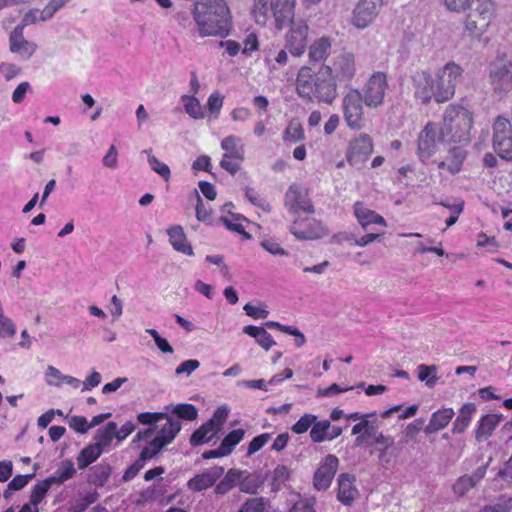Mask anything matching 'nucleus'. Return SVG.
Listing matches in <instances>:
<instances>
[{
  "label": "nucleus",
  "mask_w": 512,
  "mask_h": 512,
  "mask_svg": "<svg viewBox=\"0 0 512 512\" xmlns=\"http://www.w3.org/2000/svg\"><path fill=\"white\" fill-rule=\"evenodd\" d=\"M329 71L322 65L317 70L311 66H301L295 79L298 97L308 102L332 104L338 95V89L335 81L329 77Z\"/></svg>",
  "instance_id": "nucleus-1"
},
{
  "label": "nucleus",
  "mask_w": 512,
  "mask_h": 512,
  "mask_svg": "<svg viewBox=\"0 0 512 512\" xmlns=\"http://www.w3.org/2000/svg\"><path fill=\"white\" fill-rule=\"evenodd\" d=\"M193 19L201 37H226L231 29V15L225 0H197Z\"/></svg>",
  "instance_id": "nucleus-2"
},
{
  "label": "nucleus",
  "mask_w": 512,
  "mask_h": 512,
  "mask_svg": "<svg viewBox=\"0 0 512 512\" xmlns=\"http://www.w3.org/2000/svg\"><path fill=\"white\" fill-rule=\"evenodd\" d=\"M473 114L466 108L451 104L446 107L443 122L439 124L438 140L466 144L470 141Z\"/></svg>",
  "instance_id": "nucleus-3"
},
{
  "label": "nucleus",
  "mask_w": 512,
  "mask_h": 512,
  "mask_svg": "<svg viewBox=\"0 0 512 512\" xmlns=\"http://www.w3.org/2000/svg\"><path fill=\"white\" fill-rule=\"evenodd\" d=\"M296 0H254L253 17L257 24L265 25L273 18L275 27L282 30L295 15Z\"/></svg>",
  "instance_id": "nucleus-4"
},
{
  "label": "nucleus",
  "mask_w": 512,
  "mask_h": 512,
  "mask_svg": "<svg viewBox=\"0 0 512 512\" xmlns=\"http://www.w3.org/2000/svg\"><path fill=\"white\" fill-rule=\"evenodd\" d=\"M471 7L465 21V29L471 36H481L489 27L495 13L491 0H471Z\"/></svg>",
  "instance_id": "nucleus-5"
},
{
  "label": "nucleus",
  "mask_w": 512,
  "mask_h": 512,
  "mask_svg": "<svg viewBox=\"0 0 512 512\" xmlns=\"http://www.w3.org/2000/svg\"><path fill=\"white\" fill-rule=\"evenodd\" d=\"M462 75L463 68L453 61L446 63L437 71L435 75L437 103L447 102L454 96Z\"/></svg>",
  "instance_id": "nucleus-6"
},
{
  "label": "nucleus",
  "mask_w": 512,
  "mask_h": 512,
  "mask_svg": "<svg viewBox=\"0 0 512 512\" xmlns=\"http://www.w3.org/2000/svg\"><path fill=\"white\" fill-rule=\"evenodd\" d=\"M229 411L226 407H218L210 419L197 428L190 436L191 446H200L211 442L223 429L228 418Z\"/></svg>",
  "instance_id": "nucleus-7"
},
{
  "label": "nucleus",
  "mask_w": 512,
  "mask_h": 512,
  "mask_svg": "<svg viewBox=\"0 0 512 512\" xmlns=\"http://www.w3.org/2000/svg\"><path fill=\"white\" fill-rule=\"evenodd\" d=\"M221 148L224 151L220 166L231 175H235L245 160V148L240 137L229 135L222 139Z\"/></svg>",
  "instance_id": "nucleus-8"
},
{
  "label": "nucleus",
  "mask_w": 512,
  "mask_h": 512,
  "mask_svg": "<svg viewBox=\"0 0 512 512\" xmlns=\"http://www.w3.org/2000/svg\"><path fill=\"white\" fill-rule=\"evenodd\" d=\"M374 151V142L370 135L360 133L349 140L345 152L346 160L352 167L361 168Z\"/></svg>",
  "instance_id": "nucleus-9"
},
{
  "label": "nucleus",
  "mask_w": 512,
  "mask_h": 512,
  "mask_svg": "<svg viewBox=\"0 0 512 512\" xmlns=\"http://www.w3.org/2000/svg\"><path fill=\"white\" fill-rule=\"evenodd\" d=\"M322 66L330 70L329 77L335 81V84L348 83L356 74L355 55L347 50H341L336 54L330 65L323 63Z\"/></svg>",
  "instance_id": "nucleus-10"
},
{
  "label": "nucleus",
  "mask_w": 512,
  "mask_h": 512,
  "mask_svg": "<svg viewBox=\"0 0 512 512\" xmlns=\"http://www.w3.org/2000/svg\"><path fill=\"white\" fill-rule=\"evenodd\" d=\"M493 149L497 155L512 161V125L509 119L498 116L493 123Z\"/></svg>",
  "instance_id": "nucleus-11"
},
{
  "label": "nucleus",
  "mask_w": 512,
  "mask_h": 512,
  "mask_svg": "<svg viewBox=\"0 0 512 512\" xmlns=\"http://www.w3.org/2000/svg\"><path fill=\"white\" fill-rule=\"evenodd\" d=\"M289 30L285 35V48L294 57L302 56L307 48L309 26L304 19H293L288 23Z\"/></svg>",
  "instance_id": "nucleus-12"
},
{
  "label": "nucleus",
  "mask_w": 512,
  "mask_h": 512,
  "mask_svg": "<svg viewBox=\"0 0 512 512\" xmlns=\"http://www.w3.org/2000/svg\"><path fill=\"white\" fill-rule=\"evenodd\" d=\"M363 101L359 90H351L343 98L344 119L350 129L360 130L363 128Z\"/></svg>",
  "instance_id": "nucleus-13"
},
{
  "label": "nucleus",
  "mask_w": 512,
  "mask_h": 512,
  "mask_svg": "<svg viewBox=\"0 0 512 512\" xmlns=\"http://www.w3.org/2000/svg\"><path fill=\"white\" fill-rule=\"evenodd\" d=\"M439 124L429 121L418 135L417 156L421 162L429 160L437 151L438 143H445L438 140Z\"/></svg>",
  "instance_id": "nucleus-14"
},
{
  "label": "nucleus",
  "mask_w": 512,
  "mask_h": 512,
  "mask_svg": "<svg viewBox=\"0 0 512 512\" xmlns=\"http://www.w3.org/2000/svg\"><path fill=\"white\" fill-rule=\"evenodd\" d=\"M411 90L415 100L421 104L430 103L432 98L436 100L435 79L425 70L415 71L411 75Z\"/></svg>",
  "instance_id": "nucleus-15"
},
{
  "label": "nucleus",
  "mask_w": 512,
  "mask_h": 512,
  "mask_svg": "<svg viewBox=\"0 0 512 512\" xmlns=\"http://www.w3.org/2000/svg\"><path fill=\"white\" fill-rule=\"evenodd\" d=\"M387 76L383 72H374L363 88L364 103L368 107L380 106L387 90Z\"/></svg>",
  "instance_id": "nucleus-16"
},
{
  "label": "nucleus",
  "mask_w": 512,
  "mask_h": 512,
  "mask_svg": "<svg viewBox=\"0 0 512 512\" xmlns=\"http://www.w3.org/2000/svg\"><path fill=\"white\" fill-rule=\"evenodd\" d=\"M284 204L292 214L314 213V206L308 196V192L297 184H291L287 189Z\"/></svg>",
  "instance_id": "nucleus-17"
},
{
  "label": "nucleus",
  "mask_w": 512,
  "mask_h": 512,
  "mask_svg": "<svg viewBox=\"0 0 512 512\" xmlns=\"http://www.w3.org/2000/svg\"><path fill=\"white\" fill-rule=\"evenodd\" d=\"M489 76L495 91H507L512 87V62L506 57H498L490 64Z\"/></svg>",
  "instance_id": "nucleus-18"
},
{
  "label": "nucleus",
  "mask_w": 512,
  "mask_h": 512,
  "mask_svg": "<svg viewBox=\"0 0 512 512\" xmlns=\"http://www.w3.org/2000/svg\"><path fill=\"white\" fill-rule=\"evenodd\" d=\"M290 232L301 240H315L326 235L322 222L312 217L295 219L290 226Z\"/></svg>",
  "instance_id": "nucleus-19"
},
{
  "label": "nucleus",
  "mask_w": 512,
  "mask_h": 512,
  "mask_svg": "<svg viewBox=\"0 0 512 512\" xmlns=\"http://www.w3.org/2000/svg\"><path fill=\"white\" fill-rule=\"evenodd\" d=\"M29 14L23 18V22L16 26L9 36V48L11 53L17 54L20 58L30 59L37 50V44L30 42L24 37V28L27 25Z\"/></svg>",
  "instance_id": "nucleus-20"
},
{
  "label": "nucleus",
  "mask_w": 512,
  "mask_h": 512,
  "mask_svg": "<svg viewBox=\"0 0 512 512\" xmlns=\"http://www.w3.org/2000/svg\"><path fill=\"white\" fill-rule=\"evenodd\" d=\"M383 0H360L355 6L351 23L360 29L368 27L379 15Z\"/></svg>",
  "instance_id": "nucleus-21"
},
{
  "label": "nucleus",
  "mask_w": 512,
  "mask_h": 512,
  "mask_svg": "<svg viewBox=\"0 0 512 512\" xmlns=\"http://www.w3.org/2000/svg\"><path fill=\"white\" fill-rule=\"evenodd\" d=\"M339 460L333 454H328L319 464L313 477V485L317 490H326L330 487L338 469Z\"/></svg>",
  "instance_id": "nucleus-22"
},
{
  "label": "nucleus",
  "mask_w": 512,
  "mask_h": 512,
  "mask_svg": "<svg viewBox=\"0 0 512 512\" xmlns=\"http://www.w3.org/2000/svg\"><path fill=\"white\" fill-rule=\"evenodd\" d=\"M222 466H213L196 474L187 482V488L192 492H201L213 487L217 481L224 475Z\"/></svg>",
  "instance_id": "nucleus-23"
},
{
  "label": "nucleus",
  "mask_w": 512,
  "mask_h": 512,
  "mask_svg": "<svg viewBox=\"0 0 512 512\" xmlns=\"http://www.w3.org/2000/svg\"><path fill=\"white\" fill-rule=\"evenodd\" d=\"M353 211L354 216L363 229H367V227L371 224L384 227L387 226L386 220L383 216L366 207V205L361 201L354 203Z\"/></svg>",
  "instance_id": "nucleus-24"
},
{
  "label": "nucleus",
  "mask_w": 512,
  "mask_h": 512,
  "mask_svg": "<svg viewBox=\"0 0 512 512\" xmlns=\"http://www.w3.org/2000/svg\"><path fill=\"white\" fill-rule=\"evenodd\" d=\"M355 481V477L350 474H340L337 479V498L344 505H351L358 494V490L355 486Z\"/></svg>",
  "instance_id": "nucleus-25"
},
{
  "label": "nucleus",
  "mask_w": 512,
  "mask_h": 512,
  "mask_svg": "<svg viewBox=\"0 0 512 512\" xmlns=\"http://www.w3.org/2000/svg\"><path fill=\"white\" fill-rule=\"evenodd\" d=\"M332 49V39L328 36H322L314 40L308 49V58L311 63L324 62L330 56Z\"/></svg>",
  "instance_id": "nucleus-26"
},
{
  "label": "nucleus",
  "mask_w": 512,
  "mask_h": 512,
  "mask_svg": "<svg viewBox=\"0 0 512 512\" xmlns=\"http://www.w3.org/2000/svg\"><path fill=\"white\" fill-rule=\"evenodd\" d=\"M502 414H486L477 422L475 438L478 442L487 440L502 421Z\"/></svg>",
  "instance_id": "nucleus-27"
},
{
  "label": "nucleus",
  "mask_w": 512,
  "mask_h": 512,
  "mask_svg": "<svg viewBox=\"0 0 512 512\" xmlns=\"http://www.w3.org/2000/svg\"><path fill=\"white\" fill-rule=\"evenodd\" d=\"M169 243L173 249L187 256H193V248L188 242L186 234L180 225H173L167 229Z\"/></svg>",
  "instance_id": "nucleus-28"
},
{
  "label": "nucleus",
  "mask_w": 512,
  "mask_h": 512,
  "mask_svg": "<svg viewBox=\"0 0 512 512\" xmlns=\"http://www.w3.org/2000/svg\"><path fill=\"white\" fill-rule=\"evenodd\" d=\"M476 412V406L474 403L468 402L462 405L459 409L458 416L456 417L452 432L454 434L463 433L471 423L472 415Z\"/></svg>",
  "instance_id": "nucleus-29"
},
{
  "label": "nucleus",
  "mask_w": 512,
  "mask_h": 512,
  "mask_svg": "<svg viewBox=\"0 0 512 512\" xmlns=\"http://www.w3.org/2000/svg\"><path fill=\"white\" fill-rule=\"evenodd\" d=\"M164 419H166V423L160 428L155 439L159 440L162 445L167 446L180 432L181 423L178 420H174L173 418L169 417L167 414Z\"/></svg>",
  "instance_id": "nucleus-30"
},
{
  "label": "nucleus",
  "mask_w": 512,
  "mask_h": 512,
  "mask_svg": "<svg viewBox=\"0 0 512 512\" xmlns=\"http://www.w3.org/2000/svg\"><path fill=\"white\" fill-rule=\"evenodd\" d=\"M464 159V153L458 148H453L449 151L446 159L438 163V168L446 170L450 174H457L462 169Z\"/></svg>",
  "instance_id": "nucleus-31"
},
{
  "label": "nucleus",
  "mask_w": 512,
  "mask_h": 512,
  "mask_svg": "<svg viewBox=\"0 0 512 512\" xmlns=\"http://www.w3.org/2000/svg\"><path fill=\"white\" fill-rule=\"evenodd\" d=\"M452 408H443L434 412L426 428L427 432H436L445 428L454 416Z\"/></svg>",
  "instance_id": "nucleus-32"
},
{
  "label": "nucleus",
  "mask_w": 512,
  "mask_h": 512,
  "mask_svg": "<svg viewBox=\"0 0 512 512\" xmlns=\"http://www.w3.org/2000/svg\"><path fill=\"white\" fill-rule=\"evenodd\" d=\"M282 139L285 143L297 144L305 139V132L302 124L297 119L289 121L283 131Z\"/></svg>",
  "instance_id": "nucleus-33"
},
{
  "label": "nucleus",
  "mask_w": 512,
  "mask_h": 512,
  "mask_svg": "<svg viewBox=\"0 0 512 512\" xmlns=\"http://www.w3.org/2000/svg\"><path fill=\"white\" fill-rule=\"evenodd\" d=\"M53 478H46L42 481L37 482L31 490L30 500L28 504H31L32 508H38V505L43 501L47 492L53 485Z\"/></svg>",
  "instance_id": "nucleus-34"
},
{
  "label": "nucleus",
  "mask_w": 512,
  "mask_h": 512,
  "mask_svg": "<svg viewBox=\"0 0 512 512\" xmlns=\"http://www.w3.org/2000/svg\"><path fill=\"white\" fill-rule=\"evenodd\" d=\"M103 449L96 443L89 444L84 447L77 457V464L80 469H83L97 460L103 453Z\"/></svg>",
  "instance_id": "nucleus-35"
},
{
  "label": "nucleus",
  "mask_w": 512,
  "mask_h": 512,
  "mask_svg": "<svg viewBox=\"0 0 512 512\" xmlns=\"http://www.w3.org/2000/svg\"><path fill=\"white\" fill-rule=\"evenodd\" d=\"M241 472L236 469H230L222 476L216 484L214 492L218 495H224L233 489L239 481Z\"/></svg>",
  "instance_id": "nucleus-36"
},
{
  "label": "nucleus",
  "mask_w": 512,
  "mask_h": 512,
  "mask_svg": "<svg viewBox=\"0 0 512 512\" xmlns=\"http://www.w3.org/2000/svg\"><path fill=\"white\" fill-rule=\"evenodd\" d=\"M117 435V424L113 421L108 422L103 428L99 429L94 437L95 443L103 450L109 447Z\"/></svg>",
  "instance_id": "nucleus-37"
},
{
  "label": "nucleus",
  "mask_w": 512,
  "mask_h": 512,
  "mask_svg": "<svg viewBox=\"0 0 512 512\" xmlns=\"http://www.w3.org/2000/svg\"><path fill=\"white\" fill-rule=\"evenodd\" d=\"M239 512H281L279 509L272 508L269 502L263 498H249L239 509Z\"/></svg>",
  "instance_id": "nucleus-38"
},
{
  "label": "nucleus",
  "mask_w": 512,
  "mask_h": 512,
  "mask_svg": "<svg viewBox=\"0 0 512 512\" xmlns=\"http://www.w3.org/2000/svg\"><path fill=\"white\" fill-rule=\"evenodd\" d=\"M484 476V472L476 473L474 476L464 475L461 476L453 485V491L459 497L466 495L473 487H475L477 481Z\"/></svg>",
  "instance_id": "nucleus-39"
},
{
  "label": "nucleus",
  "mask_w": 512,
  "mask_h": 512,
  "mask_svg": "<svg viewBox=\"0 0 512 512\" xmlns=\"http://www.w3.org/2000/svg\"><path fill=\"white\" fill-rule=\"evenodd\" d=\"M245 431L242 428L230 431L221 441V450L228 456L232 453L235 446L238 445L244 438Z\"/></svg>",
  "instance_id": "nucleus-40"
},
{
  "label": "nucleus",
  "mask_w": 512,
  "mask_h": 512,
  "mask_svg": "<svg viewBox=\"0 0 512 512\" xmlns=\"http://www.w3.org/2000/svg\"><path fill=\"white\" fill-rule=\"evenodd\" d=\"M331 428L329 420L315 421L310 430V438L315 443H321L328 440V432Z\"/></svg>",
  "instance_id": "nucleus-41"
},
{
  "label": "nucleus",
  "mask_w": 512,
  "mask_h": 512,
  "mask_svg": "<svg viewBox=\"0 0 512 512\" xmlns=\"http://www.w3.org/2000/svg\"><path fill=\"white\" fill-rule=\"evenodd\" d=\"M182 102L186 113L193 119H203L204 113L200 101L194 96H182Z\"/></svg>",
  "instance_id": "nucleus-42"
},
{
  "label": "nucleus",
  "mask_w": 512,
  "mask_h": 512,
  "mask_svg": "<svg viewBox=\"0 0 512 512\" xmlns=\"http://www.w3.org/2000/svg\"><path fill=\"white\" fill-rule=\"evenodd\" d=\"M418 379L425 381L428 387H434L437 380V366L420 364L418 366Z\"/></svg>",
  "instance_id": "nucleus-43"
},
{
  "label": "nucleus",
  "mask_w": 512,
  "mask_h": 512,
  "mask_svg": "<svg viewBox=\"0 0 512 512\" xmlns=\"http://www.w3.org/2000/svg\"><path fill=\"white\" fill-rule=\"evenodd\" d=\"M172 413L178 418L193 421L198 417V410L193 404L182 403L174 406Z\"/></svg>",
  "instance_id": "nucleus-44"
},
{
  "label": "nucleus",
  "mask_w": 512,
  "mask_h": 512,
  "mask_svg": "<svg viewBox=\"0 0 512 512\" xmlns=\"http://www.w3.org/2000/svg\"><path fill=\"white\" fill-rule=\"evenodd\" d=\"M145 153L148 154V162L151 169L159 174L165 181L170 179V168L165 163L161 162L158 158L151 154V150H145Z\"/></svg>",
  "instance_id": "nucleus-45"
},
{
  "label": "nucleus",
  "mask_w": 512,
  "mask_h": 512,
  "mask_svg": "<svg viewBox=\"0 0 512 512\" xmlns=\"http://www.w3.org/2000/svg\"><path fill=\"white\" fill-rule=\"evenodd\" d=\"M16 335V325L12 319L5 316L0 307V338H13Z\"/></svg>",
  "instance_id": "nucleus-46"
},
{
  "label": "nucleus",
  "mask_w": 512,
  "mask_h": 512,
  "mask_svg": "<svg viewBox=\"0 0 512 512\" xmlns=\"http://www.w3.org/2000/svg\"><path fill=\"white\" fill-rule=\"evenodd\" d=\"M317 420L314 414L306 413L301 416L295 424L291 427L292 432L295 434H303L312 428L313 423Z\"/></svg>",
  "instance_id": "nucleus-47"
},
{
  "label": "nucleus",
  "mask_w": 512,
  "mask_h": 512,
  "mask_svg": "<svg viewBox=\"0 0 512 512\" xmlns=\"http://www.w3.org/2000/svg\"><path fill=\"white\" fill-rule=\"evenodd\" d=\"M163 447L165 446L154 438L141 450L139 459L145 463V461L154 458Z\"/></svg>",
  "instance_id": "nucleus-48"
},
{
  "label": "nucleus",
  "mask_w": 512,
  "mask_h": 512,
  "mask_svg": "<svg viewBox=\"0 0 512 512\" xmlns=\"http://www.w3.org/2000/svg\"><path fill=\"white\" fill-rule=\"evenodd\" d=\"M221 222L230 231L242 234L245 238H250V235L245 231L244 226L240 222V217L232 215V218L221 217Z\"/></svg>",
  "instance_id": "nucleus-49"
},
{
  "label": "nucleus",
  "mask_w": 512,
  "mask_h": 512,
  "mask_svg": "<svg viewBox=\"0 0 512 512\" xmlns=\"http://www.w3.org/2000/svg\"><path fill=\"white\" fill-rule=\"evenodd\" d=\"M224 97L219 92L212 93L207 100L206 107L209 112L217 117L223 107Z\"/></svg>",
  "instance_id": "nucleus-50"
},
{
  "label": "nucleus",
  "mask_w": 512,
  "mask_h": 512,
  "mask_svg": "<svg viewBox=\"0 0 512 512\" xmlns=\"http://www.w3.org/2000/svg\"><path fill=\"white\" fill-rule=\"evenodd\" d=\"M270 438H271V436L269 433H263V434H260L256 437H254L248 445L247 455L251 456L254 453L258 452L261 448H263L268 443Z\"/></svg>",
  "instance_id": "nucleus-51"
},
{
  "label": "nucleus",
  "mask_w": 512,
  "mask_h": 512,
  "mask_svg": "<svg viewBox=\"0 0 512 512\" xmlns=\"http://www.w3.org/2000/svg\"><path fill=\"white\" fill-rule=\"evenodd\" d=\"M166 417L162 412H142L137 415V420L143 425H153Z\"/></svg>",
  "instance_id": "nucleus-52"
},
{
  "label": "nucleus",
  "mask_w": 512,
  "mask_h": 512,
  "mask_svg": "<svg viewBox=\"0 0 512 512\" xmlns=\"http://www.w3.org/2000/svg\"><path fill=\"white\" fill-rule=\"evenodd\" d=\"M75 472V468L71 464H69L67 467L57 471L55 475H52L49 478L54 479L53 484H61L72 478Z\"/></svg>",
  "instance_id": "nucleus-53"
},
{
  "label": "nucleus",
  "mask_w": 512,
  "mask_h": 512,
  "mask_svg": "<svg viewBox=\"0 0 512 512\" xmlns=\"http://www.w3.org/2000/svg\"><path fill=\"white\" fill-rule=\"evenodd\" d=\"M200 366V362L196 359H189L183 361L175 370L177 375L187 374L190 375Z\"/></svg>",
  "instance_id": "nucleus-54"
},
{
  "label": "nucleus",
  "mask_w": 512,
  "mask_h": 512,
  "mask_svg": "<svg viewBox=\"0 0 512 512\" xmlns=\"http://www.w3.org/2000/svg\"><path fill=\"white\" fill-rule=\"evenodd\" d=\"M70 427L79 433H86L91 428V425H89L85 417L73 416L70 420Z\"/></svg>",
  "instance_id": "nucleus-55"
},
{
  "label": "nucleus",
  "mask_w": 512,
  "mask_h": 512,
  "mask_svg": "<svg viewBox=\"0 0 512 512\" xmlns=\"http://www.w3.org/2000/svg\"><path fill=\"white\" fill-rule=\"evenodd\" d=\"M446 8L453 12H462L471 4V0H443Z\"/></svg>",
  "instance_id": "nucleus-56"
},
{
  "label": "nucleus",
  "mask_w": 512,
  "mask_h": 512,
  "mask_svg": "<svg viewBox=\"0 0 512 512\" xmlns=\"http://www.w3.org/2000/svg\"><path fill=\"white\" fill-rule=\"evenodd\" d=\"M145 463L141 461L139 458L130 465L123 474L124 481H130L143 469Z\"/></svg>",
  "instance_id": "nucleus-57"
},
{
  "label": "nucleus",
  "mask_w": 512,
  "mask_h": 512,
  "mask_svg": "<svg viewBox=\"0 0 512 512\" xmlns=\"http://www.w3.org/2000/svg\"><path fill=\"white\" fill-rule=\"evenodd\" d=\"M32 475H16L9 483L8 490L17 491L24 488Z\"/></svg>",
  "instance_id": "nucleus-58"
},
{
  "label": "nucleus",
  "mask_w": 512,
  "mask_h": 512,
  "mask_svg": "<svg viewBox=\"0 0 512 512\" xmlns=\"http://www.w3.org/2000/svg\"><path fill=\"white\" fill-rule=\"evenodd\" d=\"M244 310L248 316L254 319H265L269 314L266 309L251 305L249 303L244 306Z\"/></svg>",
  "instance_id": "nucleus-59"
},
{
  "label": "nucleus",
  "mask_w": 512,
  "mask_h": 512,
  "mask_svg": "<svg viewBox=\"0 0 512 512\" xmlns=\"http://www.w3.org/2000/svg\"><path fill=\"white\" fill-rule=\"evenodd\" d=\"M69 1L70 0H50L44 8V10L42 11V14L45 15L42 17V19H45L46 17H51L56 11L62 8Z\"/></svg>",
  "instance_id": "nucleus-60"
},
{
  "label": "nucleus",
  "mask_w": 512,
  "mask_h": 512,
  "mask_svg": "<svg viewBox=\"0 0 512 512\" xmlns=\"http://www.w3.org/2000/svg\"><path fill=\"white\" fill-rule=\"evenodd\" d=\"M196 217L199 221H211V211L204 207L201 197L197 194Z\"/></svg>",
  "instance_id": "nucleus-61"
},
{
  "label": "nucleus",
  "mask_w": 512,
  "mask_h": 512,
  "mask_svg": "<svg viewBox=\"0 0 512 512\" xmlns=\"http://www.w3.org/2000/svg\"><path fill=\"white\" fill-rule=\"evenodd\" d=\"M259 48L258 38L255 33H250L244 40V54H251L254 51H257Z\"/></svg>",
  "instance_id": "nucleus-62"
},
{
  "label": "nucleus",
  "mask_w": 512,
  "mask_h": 512,
  "mask_svg": "<svg viewBox=\"0 0 512 512\" xmlns=\"http://www.w3.org/2000/svg\"><path fill=\"white\" fill-rule=\"evenodd\" d=\"M103 164L109 168H116L118 164V153L116 147L111 145L103 158Z\"/></svg>",
  "instance_id": "nucleus-63"
},
{
  "label": "nucleus",
  "mask_w": 512,
  "mask_h": 512,
  "mask_svg": "<svg viewBox=\"0 0 512 512\" xmlns=\"http://www.w3.org/2000/svg\"><path fill=\"white\" fill-rule=\"evenodd\" d=\"M290 512H316L313 504L307 499H300L294 503Z\"/></svg>",
  "instance_id": "nucleus-64"
}]
</instances>
